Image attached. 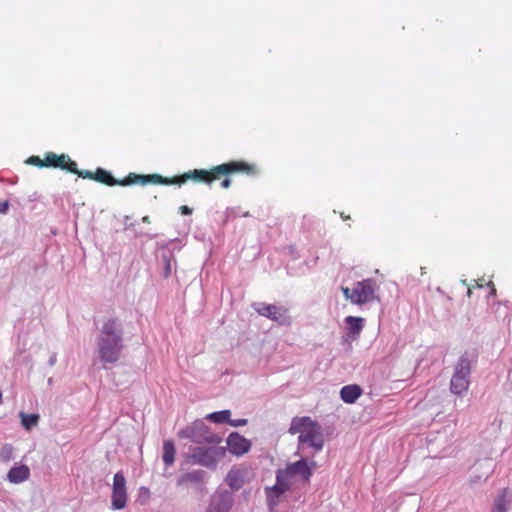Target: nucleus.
I'll return each instance as SVG.
<instances>
[{"label": "nucleus", "instance_id": "30", "mask_svg": "<svg viewBox=\"0 0 512 512\" xmlns=\"http://www.w3.org/2000/svg\"><path fill=\"white\" fill-rule=\"evenodd\" d=\"M341 217H342L343 219H346V218H347V217H346V215H344L343 213L341 214Z\"/></svg>", "mask_w": 512, "mask_h": 512}, {"label": "nucleus", "instance_id": "10", "mask_svg": "<svg viewBox=\"0 0 512 512\" xmlns=\"http://www.w3.org/2000/svg\"><path fill=\"white\" fill-rule=\"evenodd\" d=\"M112 507L115 510H120L126 507L127 504V490L126 479L122 472H117L113 478Z\"/></svg>", "mask_w": 512, "mask_h": 512}, {"label": "nucleus", "instance_id": "8", "mask_svg": "<svg viewBox=\"0 0 512 512\" xmlns=\"http://www.w3.org/2000/svg\"><path fill=\"white\" fill-rule=\"evenodd\" d=\"M470 371L471 361L464 355L457 362L451 378L450 389L453 394L461 395L468 390Z\"/></svg>", "mask_w": 512, "mask_h": 512}, {"label": "nucleus", "instance_id": "5", "mask_svg": "<svg viewBox=\"0 0 512 512\" xmlns=\"http://www.w3.org/2000/svg\"><path fill=\"white\" fill-rule=\"evenodd\" d=\"M208 442L214 445L209 447H196L188 456L192 464H198L208 468H215L219 459L226 456V448L219 446L220 438L212 435L208 438Z\"/></svg>", "mask_w": 512, "mask_h": 512}, {"label": "nucleus", "instance_id": "23", "mask_svg": "<svg viewBox=\"0 0 512 512\" xmlns=\"http://www.w3.org/2000/svg\"><path fill=\"white\" fill-rule=\"evenodd\" d=\"M219 502H221V500H220V499H216V498H214V499H213V501H212V503H211V505H210V507H209V511H208V512H220V511L218 510V506L220 505V503H219ZM224 506H225V507H224L223 511H221V512H227V511H228V508H229V507H228V505H226V504L224 503Z\"/></svg>", "mask_w": 512, "mask_h": 512}, {"label": "nucleus", "instance_id": "22", "mask_svg": "<svg viewBox=\"0 0 512 512\" xmlns=\"http://www.w3.org/2000/svg\"><path fill=\"white\" fill-rule=\"evenodd\" d=\"M26 163L30 164V165H34V166H37L39 168H46V159L45 157L42 159L40 158L39 156H36V155H33V156H30L27 160H26Z\"/></svg>", "mask_w": 512, "mask_h": 512}, {"label": "nucleus", "instance_id": "29", "mask_svg": "<svg viewBox=\"0 0 512 512\" xmlns=\"http://www.w3.org/2000/svg\"><path fill=\"white\" fill-rule=\"evenodd\" d=\"M491 293L494 295L496 293V289L494 287V285L492 284V289H491Z\"/></svg>", "mask_w": 512, "mask_h": 512}, {"label": "nucleus", "instance_id": "31", "mask_svg": "<svg viewBox=\"0 0 512 512\" xmlns=\"http://www.w3.org/2000/svg\"><path fill=\"white\" fill-rule=\"evenodd\" d=\"M341 217H342L343 219H346V218H347V217H346V215H344L343 213L341 214Z\"/></svg>", "mask_w": 512, "mask_h": 512}, {"label": "nucleus", "instance_id": "26", "mask_svg": "<svg viewBox=\"0 0 512 512\" xmlns=\"http://www.w3.org/2000/svg\"><path fill=\"white\" fill-rule=\"evenodd\" d=\"M9 209L8 201H0V213L5 214Z\"/></svg>", "mask_w": 512, "mask_h": 512}, {"label": "nucleus", "instance_id": "11", "mask_svg": "<svg viewBox=\"0 0 512 512\" xmlns=\"http://www.w3.org/2000/svg\"><path fill=\"white\" fill-rule=\"evenodd\" d=\"M46 168H58L67 172L78 173L77 163L67 154H56L54 152L45 153Z\"/></svg>", "mask_w": 512, "mask_h": 512}, {"label": "nucleus", "instance_id": "28", "mask_svg": "<svg viewBox=\"0 0 512 512\" xmlns=\"http://www.w3.org/2000/svg\"><path fill=\"white\" fill-rule=\"evenodd\" d=\"M473 288H474V286L468 289V292H467L468 296H471Z\"/></svg>", "mask_w": 512, "mask_h": 512}, {"label": "nucleus", "instance_id": "27", "mask_svg": "<svg viewBox=\"0 0 512 512\" xmlns=\"http://www.w3.org/2000/svg\"><path fill=\"white\" fill-rule=\"evenodd\" d=\"M180 212L183 215H190L192 214V209L186 205L180 206Z\"/></svg>", "mask_w": 512, "mask_h": 512}, {"label": "nucleus", "instance_id": "21", "mask_svg": "<svg viewBox=\"0 0 512 512\" xmlns=\"http://www.w3.org/2000/svg\"><path fill=\"white\" fill-rule=\"evenodd\" d=\"M21 423L26 430H31L33 426H36L39 421L38 414H25L20 413Z\"/></svg>", "mask_w": 512, "mask_h": 512}, {"label": "nucleus", "instance_id": "2", "mask_svg": "<svg viewBox=\"0 0 512 512\" xmlns=\"http://www.w3.org/2000/svg\"><path fill=\"white\" fill-rule=\"evenodd\" d=\"M121 323L117 318L106 319L97 338L99 358L104 364L118 362L124 348Z\"/></svg>", "mask_w": 512, "mask_h": 512}, {"label": "nucleus", "instance_id": "25", "mask_svg": "<svg viewBox=\"0 0 512 512\" xmlns=\"http://www.w3.org/2000/svg\"><path fill=\"white\" fill-rule=\"evenodd\" d=\"M229 424L233 427H239V426H244L247 424V420L246 419H237V420H230L229 421Z\"/></svg>", "mask_w": 512, "mask_h": 512}, {"label": "nucleus", "instance_id": "3", "mask_svg": "<svg viewBox=\"0 0 512 512\" xmlns=\"http://www.w3.org/2000/svg\"><path fill=\"white\" fill-rule=\"evenodd\" d=\"M289 433L292 435L299 434L298 439L300 446L308 444L315 452L321 451L324 446V438L320 426L310 417L293 418Z\"/></svg>", "mask_w": 512, "mask_h": 512}, {"label": "nucleus", "instance_id": "4", "mask_svg": "<svg viewBox=\"0 0 512 512\" xmlns=\"http://www.w3.org/2000/svg\"><path fill=\"white\" fill-rule=\"evenodd\" d=\"M77 175L80 178L94 180L107 186H130L135 184L144 186L147 184H152V174L138 175L135 173H129L124 179L117 180L111 175L110 172L103 168H97L95 172L88 170H78Z\"/></svg>", "mask_w": 512, "mask_h": 512}, {"label": "nucleus", "instance_id": "14", "mask_svg": "<svg viewBox=\"0 0 512 512\" xmlns=\"http://www.w3.org/2000/svg\"><path fill=\"white\" fill-rule=\"evenodd\" d=\"M362 394V389L358 385H346L340 391L341 399L348 404L354 403Z\"/></svg>", "mask_w": 512, "mask_h": 512}, {"label": "nucleus", "instance_id": "20", "mask_svg": "<svg viewBox=\"0 0 512 512\" xmlns=\"http://www.w3.org/2000/svg\"><path fill=\"white\" fill-rule=\"evenodd\" d=\"M231 412L230 410H222L218 412H213L207 415V419L214 423H224L230 421Z\"/></svg>", "mask_w": 512, "mask_h": 512}, {"label": "nucleus", "instance_id": "7", "mask_svg": "<svg viewBox=\"0 0 512 512\" xmlns=\"http://www.w3.org/2000/svg\"><path fill=\"white\" fill-rule=\"evenodd\" d=\"M317 467L315 461L308 463L305 459L288 464L284 469L277 470L280 480H285L291 486L296 479L302 480L304 483H309L313 470Z\"/></svg>", "mask_w": 512, "mask_h": 512}, {"label": "nucleus", "instance_id": "19", "mask_svg": "<svg viewBox=\"0 0 512 512\" xmlns=\"http://www.w3.org/2000/svg\"><path fill=\"white\" fill-rule=\"evenodd\" d=\"M226 481H227V484L232 489L241 488L244 483L243 472L239 469L231 470L227 475Z\"/></svg>", "mask_w": 512, "mask_h": 512}, {"label": "nucleus", "instance_id": "18", "mask_svg": "<svg viewBox=\"0 0 512 512\" xmlns=\"http://www.w3.org/2000/svg\"><path fill=\"white\" fill-rule=\"evenodd\" d=\"M345 322L348 326L349 333L353 336H359L364 327V319L361 317L348 316Z\"/></svg>", "mask_w": 512, "mask_h": 512}, {"label": "nucleus", "instance_id": "13", "mask_svg": "<svg viewBox=\"0 0 512 512\" xmlns=\"http://www.w3.org/2000/svg\"><path fill=\"white\" fill-rule=\"evenodd\" d=\"M291 485L285 480L279 479V474L276 473V483L274 486L266 488V497L269 506L272 508L278 505L280 497L289 489Z\"/></svg>", "mask_w": 512, "mask_h": 512}, {"label": "nucleus", "instance_id": "16", "mask_svg": "<svg viewBox=\"0 0 512 512\" xmlns=\"http://www.w3.org/2000/svg\"><path fill=\"white\" fill-rule=\"evenodd\" d=\"M508 489H503L496 497L491 512H507L510 506Z\"/></svg>", "mask_w": 512, "mask_h": 512}, {"label": "nucleus", "instance_id": "17", "mask_svg": "<svg viewBox=\"0 0 512 512\" xmlns=\"http://www.w3.org/2000/svg\"><path fill=\"white\" fill-rule=\"evenodd\" d=\"M176 449L172 440H166L163 443L162 459L166 466H171L175 461Z\"/></svg>", "mask_w": 512, "mask_h": 512}, {"label": "nucleus", "instance_id": "9", "mask_svg": "<svg viewBox=\"0 0 512 512\" xmlns=\"http://www.w3.org/2000/svg\"><path fill=\"white\" fill-rule=\"evenodd\" d=\"M255 311L266 317L279 325L288 326L291 324V316L289 315V310L280 305L275 304H267V303H255L253 305Z\"/></svg>", "mask_w": 512, "mask_h": 512}, {"label": "nucleus", "instance_id": "12", "mask_svg": "<svg viewBox=\"0 0 512 512\" xmlns=\"http://www.w3.org/2000/svg\"><path fill=\"white\" fill-rule=\"evenodd\" d=\"M250 447V441L237 432L231 433L227 438V448L235 456L246 454Z\"/></svg>", "mask_w": 512, "mask_h": 512}, {"label": "nucleus", "instance_id": "1", "mask_svg": "<svg viewBox=\"0 0 512 512\" xmlns=\"http://www.w3.org/2000/svg\"><path fill=\"white\" fill-rule=\"evenodd\" d=\"M259 172L260 170L256 164L244 160H236L222 163L208 170L194 169L171 178L163 177L159 174H152V184L181 185L188 180H193L196 183L211 185L214 181L222 179L220 186L223 189H228L231 186L230 175L244 174L247 176H255L259 174Z\"/></svg>", "mask_w": 512, "mask_h": 512}, {"label": "nucleus", "instance_id": "15", "mask_svg": "<svg viewBox=\"0 0 512 512\" xmlns=\"http://www.w3.org/2000/svg\"><path fill=\"white\" fill-rule=\"evenodd\" d=\"M30 470L26 465L16 466L8 472V480L11 483H21L29 478Z\"/></svg>", "mask_w": 512, "mask_h": 512}, {"label": "nucleus", "instance_id": "6", "mask_svg": "<svg viewBox=\"0 0 512 512\" xmlns=\"http://www.w3.org/2000/svg\"><path fill=\"white\" fill-rule=\"evenodd\" d=\"M376 282L373 279H364L357 282L352 289L341 287L342 293L353 304L364 305L378 300L376 295Z\"/></svg>", "mask_w": 512, "mask_h": 512}, {"label": "nucleus", "instance_id": "24", "mask_svg": "<svg viewBox=\"0 0 512 512\" xmlns=\"http://www.w3.org/2000/svg\"><path fill=\"white\" fill-rule=\"evenodd\" d=\"M164 264H165V267H164V277L167 278L170 276L171 274V261L168 257H164Z\"/></svg>", "mask_w": 512, "mask_h": 512}]
</instances>
